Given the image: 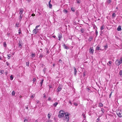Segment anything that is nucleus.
<instances>
[{"mask_svg": "<svg viewBox=\"0 0 122 122\" xmlns=\"http://www.w3.org/2000/svg\"><path fill=\"white\" fill-rule=\"evenodd\" d=\"M117 114L119 117H122V111L121 110H118L117 112Z\"/></svg>", "mask_w": 122, "mask_h": 122, "instance_id": "obj_1", "label": "nucleus"}, {"mask_svg": "<svg viewBox=\"0 0 122 122\" xmlns=\"http://www.w3.org/2000/svg\"><path fill=\"white\" fill-rule=\"evenodd\" d=\"M64 112L63 111H60L59 112L58 116L60 118H61L64 116Z\"/></svg>", "mask_w": 122, "mask_h": 122, "instance_id": "obj_2", "label": "nucleus"}, {"mask_svg": "<svg viewBox=\"0 0 122 122\" xmlns=\"http://www.w3.org/2000/svg\"><path fill=\"white\" fill-rule=\"evenodd\" d=\"M116 64L117 65H119L122 63V57L120 58V61L117 60L116 61Z\"/></svg>", "mask_w": 122, "mask_h": 122, "instance_id": "obj_3", "label": "nucleus"}, {"mask_svg": "<svg viewBox=\"0 0 122 122\" xmlns=\"http://www.w3.org/2000/svg\"><path fill=\"white\" fill-rule=\"evenodd\" d=\"M69 117L68 116H65L64 117V119L66 122H68L69 120Z\"/></svg>", "mask_w": 122, "mask_h": 122, "instance_id": "obj_4", "label": "nucleus"}, {"mask_svg": "<svg viewBox=\"0 0 122 122\" xmlns=\"http://www.w3.org/2000/svg\"><path fill=\"white\" fill-rule=\"evenodd\" d=\"M20 12L19 13V15H23V13L24 11L23 9L21 8L19 9Z\"/></svg>", "mask_w": 122, "mask_h": 122, "instance_id": "obj_5", "label": "nucleus"}, {"mask_svg": "<svg viewBox=\"0 0 122 122\" xmlns=\"http://www.w3.org/2000/svg\"><path fill=\"white\" fill-rule=\"evenodd\" d=\"M38 29H35L32 31L33 33L34 34H36L38 32Z\"/></svg>", "mask_w": 122, "mask_h": 122, "instance_id": "obj_6", "label": "nucleus"}, {"mask_svg": "<svg viewBox=\"0 0 122 122\" xmlns=\"http://www.w3.org/2000/svg\"><path fill=\"white\" fill-rule=\"evenodd\" d=\"M58 37L59 38L58 40L59 41H60L61 39L62 38V34L61 33H60L58 34Z\"/></svg>", "mask_w": 122, "mask_h": 122, "instance_id": "obj_7", "label": "nucleus"}, {"mask_svg": "<svg viewBox=\"0 0 122 122\" xmlns=\"http://www.w3.org/2000/svg\"><path fill=\"white\" fill-rule=\"evenodd\" d=\"M62 89V87L61 86H59L57 90V92L60 91Z\"/></svg>", "mask_w": 122, "mask_h": 122, "instance_id": "obj_8", "label": "nucleus"}, {"mask_svg": "<svg viewBox=\"0 0 122 122\" xmlns=\"http://www.w3.org/2000/svg\"><path fill=\"white\" fill-rule=\"evenodd\" d=\"M23 15H20V16L19 17V19L20 21L22 20L23 17Z\"/></svg>", "mask_w": 122, "mask_h": 122, "instance_id": "obj_9", "label": "nucleus"}, {"mask_svg": "<svg viewBox=\"0 0 122 122\" xmlns=\"http://www.w3.org/2000/svg\"><path fill=\"white\" fill-rule=\"evenodd\" d=\"M94 51V50L93 49L90 48L89 49V52L90 53L93 54Z\"/></svg>", "mask_w": 122, "mask_h": 122, "instance_id": "obj_10", "label": "nucleus"}, {"mask_svg": "<svg viewBox=\"0 0 122 122\" xmlns=\"http://www.w3.org/2000/svg\"><path fill=\"white\" fill-rule=\"evenodd\" d=\"M63 46L65 49H68L69 48L68 47L66 46V45L65 44H64L63 45Z\"/></svg>", "mask_w": 122, "mask_h": 122, "instance_id": "obj_11", "label": "nucleus"}, {"mask_svg": "<svg viewBox=\"0 0 122 122\" xmlns=\"http://www.w3.org/2000/svg\"><path fill=\"white\" fill-rule=\"evenodd\" d=\"M36 56L35 53H32L31 55H30V56L32 57H34Z\"/></svg>", "mask_w": 122, "mask_h": 122, "instance_id": "obj_12", "label": "nucleus"}, {"mask_svg": "<svg viewBox=\"0 0 122 122\" xmlns=\"http://www.w3.org/2000/svg\"><path fill=\"white\" fill-rule=\"evenodd\" d=\"M51 2V0H50L49 2V7L50 8H51L52 7V4H51L50 3Z\"/></svg>", "mask_w": 122, "mask_h": 122, "instance_id": "obj_13", "label": "nucleus"}, {"mask_svg": "<svg viewBox=\"0 0 122 122\" xmlns=\"http://www.w3.org/2000/svg\"><path fill=\"white\" fill-rule=\"evenodd\" d=\"M117 30L118 31H120L121 30V26L120 25H119L117 29Z\"/></svg>", "mask_w": 122, "mask_h": 122, "instance_id": "obj_14", "label": "nucleus"}, {"mask_svg": "<svg viewBox=\"0 0 122 122\" xmlns=\"http://www.w3.org/2000/svg\"><path fill=\"white\" fill-rule=\"evenodd\" d=\"M58 104V102H56L55 103L53 104V106L55 107H56L57 105Z\"/></svg>", "mask_w": 122, "mask_h": 122, "instance_id": "obj_15", "label": "nucleus"}, {"mask_svg": "<svg viewBox=\"0 0 122 122\" xmlns=\"http://www.w3.org/2000/svg\"><path fill=\"white\" fill-rule=\"evenodd\" d=\"M74 75L76 76V75L77 71L76 70V68L75 67H74Z\"/></svg>", "mask_w": 122, "mask_h": 122, "instance_id": "obj_16", "label": "nucleus"}, {"mask_svg": "<svg viewBox=\"0 0 122 122\" xmlns=\"http://www.w3.org/2000/svg\"><path fill=\"white\" fill-rule=\"evenodd\" d=\"M105 26L104 25H102V26L101 27H100V30H103L104 29Z\"/></svg>", "mask_w": 122, "mask_h": 122, "instance_id": "obj_17", "label": "nucleus"}, {"mask_svg": "<svg viewBox=\"0 0 122 122\" xmlns=\"http://www.w3.org/2000/svg\"><path fill=\"white\" fill-rule=\"evenodd\" d=\"M93 39V37L92 36H90L89 38V39L88 40L89 41H91Z\"/></svg>", "mask_w": 122, "mask_h": 122, "instance_id": "obj_18", "label": "nucleus"}, {"mask_svg": "<svg viewBox=\"0 0 122 122\" xmlns=\"http://www.w3.org/2000/svg\"><path fill=\"white\" fill-rule=\"evenodd\" d=\"M19 23L18 22H16L15 23V27H19Z\"/></svg>", "mask_w": 122, "mask_h": 122, "instance_id": "obj_19", "label": "nucleus"}, {"mask_svg": "<svg viewBox=\"0 0 122 122\" xmlns=\"http://www.w3.org/2000/svg\"><path fill=\"white\" fill-rule=\"evenodd\" d=\"M103 106V105L101 103H100L99 104L98 106L99 107H102Z\"/></svg>", "mask_w": 122, "mask_h": 122, "instance_id": "obj_20", "label": "nucleus"}, {"mask_svg": "<svg viewBox=\"0 0 122 122\" xmlns=\"http://www.w3.org/2000/svg\"><path fill=\"white\" fill-rule=\"evenodd\" d=\"M119 74L120 76L122 77V71L121 70H120L119 73Z\"/></svg>", "mask_w": 122, "mask_h": 122, "instance_id": "obj_21", "label": "nucleus"}, {"mask_svg": "<svg viewBox=\"0 0 122 122\" xmlns=\"http://www.w3.org/2000/svg\"><path fill=\"white\" fill-rule=\"evenodd\" d=\"M104 49H106L108 48V46L107 45H106L105 46H103Z\"/></svg>", "mask_w": 122, "mask_h": 122, "instance_id": "obj_22", "label": "nucleus"}, {"mask_svg": "<svg viewBox=\"0 0 122 122\" xmlns=\"http://www.w3.org/2000/svg\"><path fill=\"white\" fill-rule=\"evenodd\" d=\"M93 28L95 30H97V28L95 25H94L93 26Z\"/></svg>", "mask_w": 122, "mask_h": 122, "instance_id": "obj_23", "label": "nucleus"}, {"mask_svg": "<svg viewBox=\"0 0 122 122\" xmlns=\"http://www.w3.org/2000/svg\"><path fill=\"white\" fill-rule=\"evenodd\" d=\"M112 61H110L108 62L109 64H108V63H107V65H109V66H110L111 65V63H112Z\"/></svg>", "mask_w": 122, "mask_h": 122, "instance_id": "obj_24", "label": "nucleus"}, {"mask_svg": "<svg viewBox=\"0 0 122 122\" xmlns=\"http://www.w3.org/2000/svg\"><path fill=\"white\" fill-rule=\"evenodd\" d=\"M43 81H44V79H42L40 82V84H41V86L42 84Z\"/></svg>", "mask_w": 122, "mask_h": 122, "instance_id": "obj_25", "label": "nucleus"}, {"mask_svg": "<svg viewBox=\"0 0 122 122\" xmlns=\"http://www.w3.org/2000/svg\"><path fill=\"white\" fill-rule=\"evenodd\" d=\"M82 115L83 116V117L84 118H85L86 117L85 114L84 113H82Z\"/></svg>", "mask_w": 122, "mask_h": 122, "instance_id": "obj_26", "label": "nucleus"}, {"mask_svg": "<svg viewBox=\"0 0 122 122\" xmlns=\"http://www.w3.org/2000/svg\"><path fill=\"white\" fill-rule=\"evenodd\" d=\"M63 12L65 13H66L67 12V10H66L65 9H64L63 11Z\"/></svg>", "mask_w": 122, "mask_h": 122, "instance_id": "obj_27", "label": "nucleus"}, {"mask_svg": "<svg viewBox=\"0 0 122 122\" xmlns=\"http://www.w3.org/2000/svg\"><path fill=\"white\" fill-rule=\"evenodd\" d=\"M15 94V92L14 91H13L12 92V96H14Z\"/></svg>", "mask_w": 122, "mask_h": 122, "instance_id": "obj_28", "label": "nucleus"}, {"mask_svg": "<svg viewBox=\"0 0 122 122\" xmlns=\"http://www.w3.org/2000/svg\"><path fill=\"white\" fill-rule=\"evenodd\" d=\"M70 114L68 113H65V116H68Z\"/></svg>", "mask_w": 122, "mask_h": 122, "instance_id": "obj_29", "label": "nucleus"}, {"mask_svg": "<svg viewBox=\"0 0 122 122\" xmlns=\"http://www.w3.org/2000/svg\"><path fill=\"white\" fill-rule=\"evenodd\" d=\"M77 1L76 2L77 3L79 4L80 3L81 1L80 0H76Z\"/></svg>", "mask_w": 122, "mask_h": 122, "instance_id": "obj_30", "label": "nucleus"}, {"mask_svg": "<svg viewBox=\"0 0 122 122\" xmlns=\"http://www.w3.org/2000/svg\"><path fill=\"white\" fill-rule=\"evenodd\" d=\"M100 47L98 46H97L96 48V50H100Z\"/></svg>", "mask_w": 122, "mask_h": 122, "instance_id": "obj_31", "label": "nucleus"}, {"mask_svg": "<svg viewBox=\"0 0 122 122\" xmlns=\"http://www.w3.org/2000/svg\"><path fill=\"white\" fill-rule=\"evenodd\" d=\"M10 79L11 80H13V76L12 75H11L10 77Z\"/></svg>", "mask_w": 122, "mask_h": 122, "instance_id": "obj_32", "label": "nucleus"}, {"mask_svg": "<svg viewBox=\"0 0 122 122\" xmlns=\"http://www.w3.org/2000/svg\"><path fill=\"white\" fill-rule=\"evenodd\" d=\"M28 120L26 118H24V122H27Z\"/></svg>", "mask_w": 122, "mask_h": 122, "instance_id": "obj_33", "label": "nucleus"}, {"mask_svg": "<svg viewBox=\"0 0 122 122\" xmlns=\"http://www.w3.org/2000/svg\"><path fill=\"white\" fill-rule=\"evenodd\" d=\"M115 16V13H113L112 14V17H114Z\"/></svg>", "mask_w": 122, "mask_h": 122, "instance_id": "obj_34", "label": "nucleus"}, {"mask_svg": "<svg viewBox=\"0 0 122 122\" xmlns=\"http://www.w3.org/2000/svg\"><path fill=\"white\" fill-rule=\"evenodd\" d=\"M107 2L109 3H110L112 2L111 0H107Z\"/></svg>", "mask_w": 122, "mask_h": 122, "instance_id": "obj_35", "label": "nucleus"}, {"mask_svg": "<svg viewBox=\"0 0 122 122\" xmlns=\"http://www.w3.org/2000/svg\"><path fill=\"white\" fill-rule=\"evenodd\" d=\"M48 119H49L50 118L51 115L49 113L48 114Z\"/></svg>", "mask_w": 122, "mask_h": 122, "instance_id": "obj_36", "label": "nucleus"}, {"mask_svg": "<svg viewBox=\"0 0 122 122\" xmlns=\"http://www.w3.org/2000/svg\"><path fill=\"white\" fill-rule=\"evenodd\" d=\"M80 30L81 31V32L82 33H83L84 32V30L83 29H81Z\"/></svg>", "mask_w": 122, "mask_h": 122, "instance_id": "obj_37", "label": "nucleus"}, {"mask_svg": "<svg viewBox=\"0 0 122 122\" xmlns=\"http://www.w3.org/2000/svg\"><path fill=\"white\" fill-rule=\"evenodd\" d=\"M29 62H26V66H29Z\"/></svg>", "mask_w": 122, "mask_h": 122, "instance_id": "obj_38", "label": "nucleus"}, {"mask_svg": "<svg viewBox=\"0 0 122 122\" xmlns=\"http://www.w3.org/2000/svg\"><path fill=\"white\" fill-rule=\"evenodd\" d=\"M3 46L5 47L6 46V42H4L3 44Z\"/></svg>", "mask_w": 122, "mask_h": 122, "instance_id": "obj_39", "label": "nucleus"}, {"mask_svg": "<svg viewBox=\"0 0 122 122\" xmlns=\"http://www.w3.org/2000/svg\"><path fill=\"white\" fill-rule=\"evenodd\" d=\"M4 71L3 70H1V71H0V73H1V74H3L4 72Z\"/></svg>", "mask_w": 122, "mask_h": 122, "instance_id": "obj_40", "label": "nucleus"}, {"mask_svg": "<svg viewBox=\"0 0 122 122\" xmlns=\"http://www.w3.org/2000/svg\"><path fill=\"white\" fill-rule=\"evenodd\" d=\"M99 120H100V119L99 118H97L96 120V122H99Z\"/></svg>", "mask_w": 122, "mask_h": 122, "instance_id": "obj_41", "label": "nucleus"}, {"mask_svg": "<svg viewBox=\"0 0 122 122\" xmlns=\"http://www.w3.org/2000/svg\"><path fill=\"white\" fill-rule=\"evenodd\" d=\"M21 30L20 29H19V34H21Z\"/></svg>", "mask_w": 122, "mask_h": 122, "instance_id": "obj_42", "label": "nucleus"}, {"mask_svg": "<svg viewBox=\"0 0 122 122\" xmlns=\"http://www.w3.org/2000/svg\"><path fill=\"white\" fill-rule=\"evenodd\" d=\"M8 55V59H9L11 57V56H10V55Z\"/></svg>", "mask_w": 122, "mask_h": 122, "instance_id": "obj_43", "label": "nucleus"}, {"mask_svg": "<svg viewBox=\"0 0 122 122\" xmlns=\"http://www.w3.org/2000/svg\"><path fill=\"white\" fill-rule=\"evenodd\" d=\"M101 111H102L103 113H104V109L103 108H101Z\"/></svg>", "mask_w": 122, "mask_h": 122, "instance_id": "obj_44", "label": "nucleus"}, {"mask_svg": "<svg viewBox=\"0 0 122 122\" xmlns=\"http://www.w3.org/2000/svg\"><path fill=\"white\" fill-rule=\"evenodd\" d=\"M95 32H96V36H97L98 35V31H97V30H96Z\"/></svg>", "mask_w": 122, "mask_h": 122, "instance_id": "obj_45", "label": "nucleus"}, {"mask_svg": "<svg viewBox=\"0 0 122 122\" xmlns=\"http://www.w3.org/2000/svg\"><path fill=\"white\" fill-rule=\"evenodd\" d=\"M112 92H111V93H110V94L109 95V98H110L111 97V95H112Z\"/></svg>", "mask_w": 122, "mask_h": 122, "instance_id": "obj_46", "label": "nucleus"}, {"mask_svg": "<svg viewBox=\"0 0 122 122\" xmlns=\"http://www.w3.org/2000/svg\"><path fill=\"white\" fill-rule=\"evenodd\" d=\"M19 47H20V48L21 47V44H20L19 43Z\"/></svg>", "mask_w": 122, "mask_h": 122, "instance_id": "obj_47", "label": "nucleus"}, {"mask_svg": "<svg viewBox=\"0 0 122 122\" xmlns=\"http://www.w3.org/2000/svg\"><path fill=\"white\" fill-rule=\"evenodd\" d=\"M40 26V25H37L36 27V28L35 29H37V28H38L39 26Z\"/></svg>", "mask_w": 122, "mask_h": 122, "instance_id": "obj_48", "label": "nucleus"}, {"mask_svg": "<svg viewBox=\"0 0 122 122\" xmlns=\"http://www.w3.org/2000/svg\"><path fill=\"white\" fill-rule=\"evenodd\" d=\"M36 80V79L35 78H34L33 80V82H34Z\"/></svg>", "mask_w": 122, "mask_h": 122, "instance_id": "obj_49", "label": "nucleus"}, {"mask_svg": "<svg viewBox=\"0 0 122 122\" xmlns=\"http://www.w3.org/2000/svg\"><path fill=\"white\" fill-rule=\"evenodd\" d=\"M36 104H38V103L39 102V100H37L36 101Z\"/></svg>", "mask_w": 122, "mask_h": 122, "instance_id": "obj_50", "label": "nucleus"}, {"mask_svg": "<svg viewBox=\"0 0 122 122\" xmlns=\"http://www.w3.org/2000/svg\"><path fill=\"white\" fill-rule=\"evenodd\" d=\"M43 95H44L43 97L44 98H46V95L45 94V93L44 94H43Z\"/></svg>", "mask_w": 122, "mask_h": 122, "instance_id": "obj_51", "label": "nucleus"}, {"mask_svg": "<svg viewBox=\"0 0 122 122\" xmlns=\"http://www.w3.org/2000/svg\"><path fill=\"white\" fill-rule=\"evenodd\" d=\"M6 65L7 66H9V63L8 62H6Z\"/></svg>", "mask_w": 122, "mask_h": 122, "instance_id": "obj_52", "label": "nucleus"}, {"mask_svg": "<svg viewBox=\"0 0 122 122\" xmlns=\"http://www.w3.org/2000/svg\"><path fill=\"white\" fill-rule=\"evenodd\" d=\"M51 98L50 97H49V98H48V100L49 101H50L51 100Z\"/></svg>", "mask_w": 122, "mask_h": 122, "instance_id": "obj_53", "label": "nucleus"}, {"mask_svg": "<svg viewBox=\"0 0 122 122\" xmlns=\"http://www.w3.org/2000/svg\"><path fill=\"white\" fill-rule=\"evenodd\" d=\"M39 57H40L41 58L43 57V55L42 54H41Z\"/></svg>", "mask_w": 122, "mask_h": 122, "instance_id": "obj_54", "label": "nucleus"}, {"mask_svg": "<svg viewBox=\"0 0 122 122\" xmlns=\"http://www.w3.org/2000/svg\"><path fill=\"white\" fill-rule=\"evenodd\" d=\"M52 121L51 120H49L47 121V122H52Z\"/></svg>", "mask_w": 122, "mask_h": 122, "instance_id": "obj_55", "label": "nucleus"}, {"mask_svg": "<svg viewBox=\"0 0 122 122\" xmlns=\"http://www.w3.org/2000/svg\"><path fill=\"white\" fill-rule=\"evenodd\" d=\"M69 102V103L71 104V105H72V103L71 102V101H70Z\"/></svg>", "mask_w": 122, "mask_h": 122, "instance_id": "obj_56", "label": "nucleus"}, {"mask_svg": "<svg viewBox=\"0 0 122 122\" xmlns=\"http://www.w3.org/2000/svg\"><path fill=\"white\" fill-rule=\"evenodd\" d=\"M30 97L32 99L34 98V96L33 95H32V96H31Z\"/></svg>", "mask_w": 122, "mask_h": 122, "instance_id": "obj_57", "label": "nucleus"}, {"mask_svg": "<svg viewBox=\"0 0 122 122\" xmlns=\"http://www.w3.org/2000/svg\"><path fill=\"white\" fill-rule=\"evenodd\" d=\"M31 15L33 16H35V15L34 14H33Z\"/></svg>", "mask_w": 122, "mask_h": 122, "instance_id": "obj_58", "label": "nucleus"}, {"mask_svg": "<svg viewBox=\"0 0 122 122\" xmlns=\"http://www.w3.org/2000/svg\"><path fill=\"white\" fill-rule=\"evenodd\" d=\"M74 105L75 106H77V104L76 103H74Z\"/></svg>", "mask_w": 122, "mask_h": 122, "instance_id": "obj_59", "label": "nucleus"}, {"mask_svg": "<svg viewBox=\"0 0 122 122\" xmlns=\"http://www.w3.org/2000/svg\"><path fill=\"white\" fill-rule=\"evenodd\" d=\"M59 62H62V61L61 60H59Z\"/></svg>", "mask_w": 122, "mask_h": 122, "instance_id": "obj_60", "label": "nucleus"}, {"mask_svg": "<svg viewBox=\"0 0 122 122\" xmlns=\"http://www.w3.org/2000/svg\"><path fill=\"white\" fill-rule=\"evenodd\" d=\"M49 88H51L52 87L50 85H49Z\"/></svg>", "mask_w": 122, "mask_h": 122, "instance_id": "obj_61", "label": "nucleus"}, {"mask_svg": "<svg viewBox=\"0 0 122 122\" xmlns=\"http://www.w3.org/2000/svg\"><path fill=\"white\" fill-rule=\"evenodd\" d=\"M55 66V64L54 63H53V66Z\"/></svg>", "mask_w": 122, "mask_h": 122, "instance_id": "obj_62", "label": "nucleus"}, {"mask_svg": "<svg viewBox=\"0 0 122 122\" xmlns=\"http://www.w3.org/2000/svg\"><path fill=\"white\" fill-rule=\"evenodd\" d=\"M35 122H38V120H36Z\"/></svg>", "mask_w": 122, "mask_h": 122, "instance_id": "obj_63", "label": "nucleus"}, {"mask_svg": "<svg viewBox=\"0 0 122 122\" xmlns=\"http://www.w3.org/2000/svg\"><path fill=\"white\" fill-rule=\"evenodd\" d=\"M27 0L28 2H30V0Z\"/></svg>", "mask_w": 122, "mask_h": 122, "instance_id": "obj_64", "label": "nucleus"}]
</instances>
